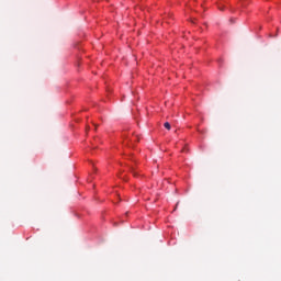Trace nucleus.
<instances>
[{"instance_id":"nucleus-1","label":"nucleus","mask_w":281,"mask_h":281,"mask_svg":"<svg viewBox=\"0 0 281 281\" xmlns=\"http://www.w3.org/2000/svg\"><path fill=\"white\" fill-rule=\"evenodd\" d=\"M165 128H167V131H170V123H165Z\"/></svg>"},{"instance_id":"nucleus-2","label":"nucleus","mask_w":281,"mask_h":281,"mask_svg":"<svg viewBox=\"0 0 281 281\" xmlns=\"http://www.w3.org/2000/svg\"><path fill=\"white\" fill-rule=\"evenodd\" d=\"M218 10H223V7L218 5Z\"/></svg>"}]
</instances>
